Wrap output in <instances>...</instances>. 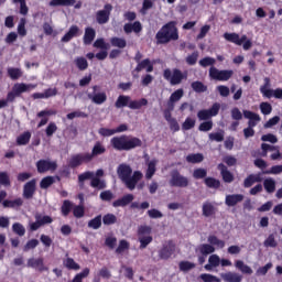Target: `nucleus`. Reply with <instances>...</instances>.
I'll use <instances>...</instances> for the list:
<instances>
[{
	"mask_svg": "<svg viewBox=\"0 0 282 282\" xmlns=\"http://www.w3.org/2000/svg\"><path fill=\"white\" fill-rule=\"evenodd\" d=\"M133 170L131 169V166L124 163L120 164L117 169V175L119 176V180H121L126 184L129 191H133L138 182H140L143 177L142 172L140 171H135L131 176Z\"/></svg>",
	"mask_w": 282,
	"mask_h": 282,
	"instance_id": "1",
	"label": "nucleus"
},
{
	"mask_svg": "<svg viewBox=\"0 0 282 282\" xmlns=\"http://www.w3.org/2000/svg\"><path fill=\"white\" fill-rule=\"evenodd\" d=\"M176 22H169L158 31L155 39L156 43L164 45L171 43V41H177L180 39V33H177Z\"/></svg>",
	"mask_w": 282,
	"mask_h": 282,
	"instance_id": "2",
	"label": "nucleus"
},
{
	"mask_svg": "<svg viewBox=\"0 0 282 282\" xmlns=\"http://www.w3.org/2000/svg\"><path fill=\"white\" fill-rule=\"evenodd\" d=\"M110 144L116 151H131V149L142 147V141L135 137L121 135L112 138Z\"/></svg>",
	"mask_w": 282,
	"mask_h": 282,
	"instance_id": "3",
	"label": "nucleus"
},
{
	"mask_svg": "<svg viewBox=\"0 0 282 282\" xmlns=\"http://www.w3.org/2000/svg\"><path fill=\"white\" fill-rule=\"evenodd\" d=\"M224 39L229 43H235V45H242L245 51H248L250 47H252V41L248 40L247 35H242L240 37L237 33H225Z\"/></svg>",
	"mask_w": 282,
	"mask_h": 282,
	"instance_id": "4",
	"label": "nucleus"
},
{
	"mask_svg": "<svg viewBox=\"0 0 282 282\" xmlns=\"http://www.w3.org/2000/svg\"><path fill=\"white\" fill-rule=\"evenodd\" d=\"M152 228L150 226H140L138 229V237L140 242V250H144L151 241H153V237H151Z\"/></svg>",
	"mask_w": 282,
	"mask_h": 282,
	"instance_id": "5",
	"label": "nucleus"
},
{
	"mask_svg": "<svg viewBox=\"0 0 282 282\" xmlns=\"http://www.w3.org/2000/svg\"><path fill=\"white\" fill-rule=\"evenodd\" d=\"M163 76L165 80L171 83V85H180L184 78H187V74L182 73L180 69H165Z\"/></svg>",
	"mask_w": 282,
	"mask_h": 282,
	"instance_id": "6",
	"label": "nucleus"
},
{
	"mask_svg": "<svg viewBox=\"0 0 282 282\" xmlns=\"http://www.w3.org/2000/svg\"><path fill=\"white\" fill-rule=\"evenodd\" d=\"M232 70H219L215 66H212L209 68V76L213 78V80H220V82H226L230 80L232 78Z\"/></svg>",
	"mask_w": 282,
	"mask_h": 282,
	"instance_id": "7",
	"label": "nucleus"
},
{
	"mask_svg": "<svg viewBox=\"0 0 282 282\" xmlns=\"http://www.w3.org/2000/svg\"><path fill=\"white\" fill-rule=\"evenodd\" d=\"M98 89V86H93V93L88 94V98L94 105H105L107 102V93Z\"/></svg>",
	"mask_w": 282,
	"mask_h": 282,
	"instance_id": "8",
	"label": "nucleus"
},
{
	"mask_svg": "<svg viewBox=\"0 0 282 282\" xmlns=\"http://www.w3.org/2000/svg\"><path fill=\"white\" fill-rule=\"evenodd\" d=\"M170 184L178 188H186V186H188V178H186V176H182L180 172L173 171L171 173Z\"/></svg>",
	"mask_w": 282,
	"mask_h": 282,
	"instance_id": "9",
	"label": "nucleus"
},
{
	"mask_svg": "<svg viewBox=\"0 0 282 282\" xmlns=\"http://www.w3.org/2000/svg\"><path fill=\"white\" fill-rule=\"evenodd\" d=\"M219 109H221V105L214 104L210 109H204L198 111L197 118L198 120H209V118H213L219 113Z\"/></svg>",
	"mask_w": 282,
	"mask_h": 282,
	"instance_id": "10",
	"label": "nucleus"
},
{
	"mask_svg": "<svg viewBox=\"0 0 282 282\" xmlns=\"http://www.w3.org/2000/svg\"><path fill=\"white\" fill-rule=\"evenodd\" d=\"M84 162H91V155L89 153L74 154L70 156L68 164L72 169H76V166H80Z\"/></svg>",
	"mask_w": 282,
	"mask_h": 282,
	"instance_id": "11",
	"label": "nucleus"
},
{
	"mask_svg": "<svg viewBox=\"0 0 282 282\" xmlns=\"http://www.w3.org/2000/svg\"><path fill=\"white\" fill-rule=\"evenodd\" d=\"M36 166L40 173H47V171L54 172L58 167L56 161L50 160H40L37 161Z\"/></svg>",
	"mask_w": 282,
	"mask_h": 282,
	"instance_id": "12",
	"label": "nucleus"
},
{
	"mask_svg": "<svg viewBox=\"0 0 282 282\" xmlns=\"http://www.w3.org/2000/svg\"><path fill=\"white\" fill-rule=\"evenodd\" d=\"M28 268H33L34 270H37L39 272H47L50 268L45 265V261L43 258H31L28 260Z\"/></svg>",
	"mask_w": 282,
	"mask_h": 282,
	"instance_id": "13",
	"label": "nucleus"
},
{
	"mask_svg": "<svg viewBox=\"0 0 282 282\" xmlns=\"http://www.w3.org/2000/svg\"><path fill=\"white\" fill-rule=\"evenodd\" d=\"M113 7L111 4H106L104 10L97 12V22L102 25L109 21V17Z\"/></svg>",
	"mask_w": 282,
	"mask_h": 282,
	"instance_id": "14",
	"label": "nucleus"
},
{
	"mask_svg": "<svg viewBox=\"0 0 282 282\" xmlns=\"http://www.w3.org/2000/svg\"><path fill=\"white\" fill-rule=\"evenodd\" d=\"M175 252V243L173 241L165 242L163 248L159 251L160 259H170Z\"/></svg>",
	"mask_w": 282,
	"mask_h": 282,
	"instance_id": "15",
	"label": "nucleus"
},
{
	"mask_svg": "<svg viewBox=\"0 0 282 282\" xmlns=\"http://www.w3.org/2000/svg\"><path fill=\"white\" fill-rule=\"evenodd\" d=\"M184 98V89L180 88L175 90L169 99L167 107H170V111H173L175 109V102H180Z\"/></svg>",
	"mask_w": 282,
	"mask_h": 282,
	"instance_id": "16",
	"label": "nucleus"
},
{
	"mask_svg": "<svg viewBox=\"0 0 282 282\" xmlns=\"http://www.w3.org/2000/svg\"><path fill=\"white\" fill-rule=\"evenodd\" d=\"M260 94H262L263 98H272V82L270 77L263 78V85L260 86Z\"/></svg>",
	"mask_w": 282,
	"mask_h": 282,
	"instance_id": "17",
	"label": "nucleus"
},
{
	"mask_svg": "<svg viewBox=\"0 0 282 282\" xmlns=\"http://www.w3.org/2000/svg\"><path fill=\"white\" fill-rule=\"evenodd\" d=\"M32 89H36V85H34V84L18 83V84H14L13 87H12V90L18 96L20 94H25V91H32Z\"/></svg>",
	"mask_w": 282,
	"mask_h": 282,
	"instance_id": "18",
	"label": "nucleus"
},
{
	"mask_svg": "<svg viewBox=\"0 0 282 282\" xmlns=\"http://www.w3.org/2000/svg\"><path fill=\"white\" fill-rule=\"evenodd\" d=\"M35 191H36V180H32L24 185L23 197H25V199H32Z\"/></svg>",
	"mask_w": 282,
	"mask_h": 282,
	"instance_id": "19",
	"label": "nucleus"
},
{
	"mask_svg": "<svg viewBox=\"0 0 282 282\" xmlns=\"http://www.w3.org/2000/svg\"><path fill=\"white\" fill-rule=\"evenodd\" d=\"M243 116L247 118V120H249L248 124L251 128H254L257 124H259V122H261V117L250 110H245Z\"/></svg>",
	"mask_w": 282,
	"mask_h": 282,
	"instance_id": "20",
	"label": "nucleus"
},
{
	"mask_svg": "<svg viewBox=\"0 0 282 282\" xmlns=\"http://www.w3.org/2000/svg\"><path fill=\"white\" fill-rule=\"evenodd\" d=\"M220 263H221V258H219L218 254H212L208 258V263L205 264L204 268L205 270H207V272H212L214 268H219Z\"/></svg>",
	"mask_w": 282,
	"mask_h": 282,
	"instance_id": "21",
	"label": "nucleus"
},
{
	"mask_svg": "<svg viewBox=\"0 0 282 282\" xmlns=\"http://www.w3.org/2000/svg\"><path fill=\"white\" fill-rule=\"evenodd\" d=\"M134 197L132 194H127L123 197L115 200L112 203L113 208H120V207H124V206H129V204H131V202H133Z\"/></svg>",
	"mask_w": 282,
	"mask_h": 282,
	"instance_id": "22",
	"label": "nucleus"
},
{
	"mask_svg": "<svg viewBox=\"0 0 282 282\" xmlns=\"http://www.w3.org/2000/svg\"><path fill=\"white\" fill-rule=\"evenodd\" d=\"M207 241H208V243H210L213 246V248H215V250H221V249L226 248V241L219 239L215 235L208 236Z\"/></svg>",
	"mask_w": 282,
	"mask_h": 282,
	"instance_id": "23",
	"label": "nucleus"
},
{
	"mask_svg": "<svg viewBox=\"0 0 282 282\" xmlns=\"http://www.w3.org/2000/svg\"><path fill=\"white\" fill-rule=\"evenodd\" d=\"M218 170L220 171L224 182H226L227 184H230L231 182H234L235 176L232 175V173H230V171H228V167H226L224 163H220L218 165Z\"/></svg>",
	"mask_w": 282,
	"mask_h": 282,
	"instance_id": "24",
	"label": "nucleus"
},
{
	"mask_svg": "<svg viewBox=\"0 0 282 282\" xmlns=\"http://www.w3.org/2000/svg\"><path fill=\"white\" fill-rule=\"evenodd\" d=\"M220 276L226 282H241V281H243V276L241 274L235 273V272L220 273Z\"/></svg>",
	"mask_w": 282,
	"mask_h": 282,
	"instance_id": "25",
	"label": "nucleus"
},
{
	"mask_svg": "<svg viewBox=\"0 0 282 282\" xmlns=\"http://www.w3.org/2000/svg\"><path fill=\"white\" fill-rule=\"evenodd\" d=\"M203 217H213L217 213V207L210 202H205L202 207Z\"/></svg>",
	"mask_w": 282,
	"mask_h": 282,
	"instance_id": "26",
	"label": "nucleus"
},
{
	"mask_svg": "<svg viewBox=\"0 0 282 282\" xmlns=\"http://www.w3.org/2000/svg\"><path fill=\"white\" fill-rule=\"evenodd\" d=\"M241 202H243V195L241 194L227 195L225 199L227 206H237Z\"/></svg>",
	"mask_w": 282,
	"mask_h": 282,
	"instance_id": "27",
	"label": "nucleus"
},
{
	"mask_svg": "<svg viewBox=\"0 0 282 282\" xmlns=\"http://www.w3.org/2000/svg\"><path fill=\"white\" fill-rule=\"evenodd\" d=\"M123 30L126 34H131V32H134L135 34L142 32V24L140 22H134V23H127L123 26Z\"/></svg>",
	"mask_w": 282,
	"mask_h": 282,
	"instance_id": "28",
	"label": "nucleus"
},
{
	"mask_svg": "<svg viewBox=\"0 0 282 282\" xmlns=\"http://www.w3.org/2000/svg\"><path fill=\"white\" fill-rule=\"evenodd\" d=\"M105 151H107V149L105 148V145H102V143L97 142L94 148L91 153H89L90 155V161L94 160V158H98V155H102L105 153Z\"/></svg>",
	"mask_w": 282,
	"mask_h": 282,
	"instance_id": "29",
	"label": "nucleus"
},
{
	"mask_svg": "<svg viewBox=\"0 0 282 282\" xmlns=\"http://www.w3.org/2000/svg\"><path fill=\"white\" fill-rule=\"evenodd\" d=\"M155 166H158V160H152L148 162V169L145 172V178L151 180L155 175Z\"/></svg>",
	"mask_w": 282,
	"mask_h": 282,
	"instance_id": "30",
	"label": "nucleus"
},
{
	"mask_svg": "<svg viewBox=\"0 0 282 282\" xmlns=\"http://www.w3.org/2000/svg\"><path fill=\"white\" fill-rule=\"evenodd\" d=\"M257 182H261V174H251L245 180L243 186L245 188H250V186L257 184Z\"/></svg>",
	"mask_w": 282,
	"mask_h": 282,
	"instance_id": "31",
	"label": "nucleus"
},
{
	"mask_svg": "<svg viewBox=\"0 0 282 282\" xmlns=\"http://www.w3.org/2000/svg\"><path fill=\"white\" fill-rule=\"evenodd\" d=\"M235 267L242 272V274H252V268L246 264L242 260H236Z\"/></svg>",
	"mask_w": 282,
	"mask_h": 282,
	"instance_id": "32",
	"label": "nucleus"
},
{
	"mask_svg": "<svg viewBox=\"0 0 282 282\" xmlns=\"http://www.w3.org/2000/svg\"><path fill=\"white\" fill-rule=\"evenodd\" d=\"M142 69H147L148 73L153 72V64L151 63V59L147 58L138 64L135 70L142 72Z\"/></svg>",
	"mask_w": 282,
	"mask_h": 282,
	"instance_id": "33",
	"label": "nucleus"
},
{
	"mask_svg": "<svg viewBox=\"0 0 282 282\" xmlns=\"http://www.w3.org/2000/svg\"><path fill=\"white\" fill-rule=\"evenodd\" d=\"M197 250L198 252H200V254H204L206 257L208 254H213V252H215L216 249L215 247L212 246L210 242H208L198 246Z\"/></svg>",
	"mask_w": 282,
	"mask_h": 282,
	"instance_id": "34",
	"label": "nucleus"
},
{
	"mask_svg": "<svg viewBox=\"0 0 282 282\" xmlns=\"http://www.w3.org/2000/svg\"><path fill=\"white\" fill-rule=\"evenodd\" d=\"M129 102H131V97L120 95L115 104L117 109H122V107H129Z\"/></svg>",
	"mask_w": 282,
	"mask_h": 282,
	"instance_id": "35",
	"label": "nucleus"
},
{
	"mask_svg": "<svg viewBox=\"0 0 282 282\" xmlns=\"http://www.w3.org/2000/svg\"><path fill=\"white\" fill-rule=\"evenodd\" d=\"M149 105V100L147 98H142L139 100H130L129 109H142V107H147Z\"/></svg>",
	"mask_w": 282,
	"mask_h": 282,
	"instance_id": "36",
	"label": "nucleus"
},
{
	"mask_svg": "<svg viewBox=\"0 0 282 282\" xmlns=\"http://www.w3.org/2000/svg\"><path fill=\"white\" fill-rule=\"evenodd\" d=\"M94 39H96V30H94L93 28H87L85 30V35H84L85 45H90Z\"/></svg>",
	"mask_w": 282,
	"mask_h": 282,
	"instance_id": "37",
	"label": "nucleus"
},
{
	"mask_svg": "<svg viewBox=\"0 0 282 282\" xmlns=\"http://www.w3.org/2000/svg\"><path fill=\"white\" fill-rule=\"evenodd\" d=\"M263 186L267 193H274V191H276V181H274L272 177H269L264 180Z\"/></svg>",
	"mask_w": 282,
	"mask_h": 282,
	"instance_id": "38",
	"label": "nucleus"
},
{
	"mask_svg": "<svg viewBox=\"0 0 282 282\" xmlns=\"http://www.w3.org/2000/svg\"><path fill=\"white\" fill-rule=\"evenodd\" d=\"M78 30L76 25L70 26L69 31L62 37L63 43H69L78 34Z\"/></svg>",
	"mask_w": 282,
	"mask_h": 282,
	"instance_id": "39",
	"label": "nucleus"
},
{
	"mask_svg": "<svg viewBox=\"0 0 282 282\" xmlns=\"http://www.w3.org/2000/svg\"><path fill=\"white\" fill-rule=\"evenodd\" d=\"M7 72L11 80H19V78L23 76V70H21V68L9 67Z\"/></svg>",
	"mask_w": 282,
	"mask_h": 282,
	"instance_id": "40",
	"label": "nucleus"
},
{
	"mask_svg": "<svg viewBox=\"0 0 282 282\" xmlns=\"http://www.w3.org/2000/svg\"><path fill=\"white\" fill-rule=\"evenodd\" d=\"M30 138H32V133L30 132H24L22 134H20L18 138H17V144L19 147H24L25 144H28L30 142Z\"/></svg>",
	"mask_w": 282,
	"mask_h": 282,
	"instance_id": "41",
	"label": "nucleus"
},
{
	"mask_svg": "<svg viewBox=\"0 0 282 282\" xmlns=\"http://www.w3.org/2000/svg\"><path fill=\"white\" fill-rule=\"evenodd\" d=\"M63 264L67 268V270H80V264L76 263V261L73 258H66L63 261Z\"/></svg>",
	"mask_w": 282,
	"mask_h": 282,
	"instance_id": "42",
	"label": "nucleus"
},
{
	"mask_svg": "<svg viewBox=\"0 0 282 282\" xmlns=\"http://www.w3.org/2000/svg\"><path fill=\"white\" fill-rule=\"evenodd\" d=\"M186 161L189 162V164H199V162H204V154H189L186 156Z\"/></svg>",
	"mask_w": 282,
	"mask_h": 282,
	"instance_id": "43",
	"label": "nucleus"
},
{
	"mask_svg": "<svg viewBox=\"0 0 282 282\" xmlns=\"http://www.w3.org/2000/svg\"><path fill=\"white\" fill-rule=\"evenodd\" d=\"M110 43L112 47H119L120 50H124V47H127V40L122 37H112Z\"/></svg>",
	"mask_w": 282,
	"mask_h": 282,
	"instance_id": "44",
	"label": "nucleus"
},
{
	"mask_svg": "<svg viewBox=\"0 0 282 282\" xmlns=\"http://www.w3.org/2000/svg\"><path fill=\"white\" fill-rule=\"evenodd\" d=\"M2 204L4 208H19V206H23V199L17 198L14 200H4Z\"/></svg>",
	"mask_w": 282,
	"mask_h": 282,
	"instance_id": "45",
	"label": "nucleus"
},
{
	"mask_svg": "<svg viewBox=\"0 0 282 282\" xmlns=\"http://www.w3.org/2000/svg\"><path fill=\"white\" fill-rule=\"evenodd\" d=\"M100 226H102V217L101 216H97L88 223V228H93V230H98V228H100Z\"/></svg>",
	"mask_w": 282,
	"mask_h": 282,
	"instance_id": "46",
	"label": "nucleus"
},
{
	"mask_svg": "<svg viewBox=\"0 0 282 282\" xmlns=\"http://www.w3.org/2000/svg\"><path fill=\"white\" fill-rule=\"evenodd\" d=\"M74 3H76V0H52L50 6L56 8V6H74Z\"/></svg>",
	"mask_w": 282,
	"mask_h": 282,
	"instance_id": "47",
	"label": "nucleus"
},
{
	"mask_svg": "<svg viewBox=\"0 0 282 282\" xmlns=\"http://www.w3.org/2000/svg\"><path fill=\"white\" fill-rule=\"evenodd\" d=\"M192 89H194V91H196L197 94H204V91H206L208 87L202 82H193Z\"/></svg>",
	"mask_w": 282,
	"mask_h": 282,
	"instance_id": "48",
	"label": "nucleus"
},
{
	"mask_svg": "<svg viewBox=\"0 0 282 282\" xmlns=\"http://www.w3.org/2000/svg\"><path fill=\"white\" fill-rule=\"evenodd\" d=\"M264 248H276L278 242L276 238H274V234L268 236V238L263 242Z\"/></svg>",
	"mask_w": 282,
	"mask_h": 282,
	"instance_id": "49",
	"label": "nucleus"
},
{
	"mask_svg": "<svg viewBox=\"0 0 282 282\" xmlns=\"http://www.w3.org/2000/svg\"><path fill=\"white\" fill-rule=\"evenodd\" d=\"M199 279L204 282H221V279L217 278L216 275H213L210 273H202L199 275Z\"/></svg>",
	"mask_w": 282,
	"mask_h": 282,
	"instance_id": "50",
	"label": "nucleus"
},
{
	"mask_svg": "<svg viewBox=\"0 0 282 282\" xmlns=\"http://www.w3.org/2000/svg\"><path fill=\"white\" fill-rule=\"evenodd\" d=\"M12 230L19 237H23L25 235V227H23V225H21V223H14L12 225Z\"/></svg>",
	"mask_w": 282,
	"mask_h": 282,
	"instance_id": "51",
	"label": "nucleus"
},
{
	"mask_svg": "<svg viewBox=\"0 0 282 282\" xmlns=\"http://www.w3.org/2000/svg\"><path fill=\"white\" fill-rule=\"evenodd\" d=\"M76 67L80 69L82 72L87 69L89 67V64L87 63V59L85 57H77L75 59Z\"/></svg>",
	"mask_w": 282,
	"mask_h": 282,
	"instance_id": "52",
	"label": "nucleus"
},
{
	"mask_svg": "<svg viewBox=\"0 0 282 282\" xmlns=\"http://www.w3.org/2000/svg\"><path fill=\"white\" fill-rule=\"evenodd\" d=\"M205 184L208 186V188H219L221 183L217 178L207 177L205 178Z\"/></svg>",
	"mask_w": 282,
	"mask_h": 282,
	"instance_id": "53",
	"label": "nucleus"
},
{
	"mask_svg": "<svg viewBox=\"0 0 282 282\" xmlns=\"http://www.w3.org/2000/svg\"><path fill=\"white\" fill-rule=\"evenodd\" d=\"M181 272H188L189 270H193L195 268V263L188 262V261H182L178 264Z\"/></svg>",
	"mask_w": 282,
	"mask_h": 282,
	"instance_id": "54",
	"label": "nucleus"
},
{
	"mask_svg": "<svg viewBox=\"0 0 282 282\" xmlns=\"http://www.w3.org/2000/svg\"><path fill=\"white\" fill-rule=\"evenodd\" d=\"M217 61L213 57H205L198 62L200 67H213Z\"/></svg>",
	"mask_w": 282,
	"mask_h": 282,
	"instance_id": "55",
	"label": "nucleus"
},
{
	"mask_svg": "<svg viewBox=\"0 0 282 282\" xmlns=\"http://www.w3.org/2000/svg\"><path fill=\"white\" fill-rule=\"evenodd\" d=\"M25 23L26 20L24 18H22L18 24V34L20 36H26L28 35V30H25Z\"/></svg>",
	"mask_w": 282,
	"mask_h": 282,
	"instance_id": "56",
	"label": "nucleus"
},
{
	"mask_svg": "<svg viewBox=\"0 0 282 282\" xmlns=\"http://www.w3.org/2000/svg\"><path fill=\"white\" fill-rule=\"evenodd\" d=\"M102 221L105 226H111L112 224H116V221H118V218L113 214H107L104 216Z\"/></svg>",
	"mask_w": 282,
	"mask_h": 282,
	"instance_id": "57",
	"label": "nucleus"
},
{
	"mask_svg": "<svg viewBox=\"0 0 282 282\" xmlns=\"http://www.w3.org/2000/svg\"><path fill=\"white\" fill-rule=\"evenodd\" d=\"M193 127H195V119L187 117L182 124V129L184 131H189V129H193Z\"/></svg>",
	"mask_w": 282,
	"mask_h": 282,
	"instance_id": "58",
	"label": "nucleus"
},
{
	"mask_svg": "<svg viewBox=\"0 0 282 282\" xmlns=\"http://www.w3.org/2000/svg\"><path fill=\"white\" fill-rule=\"evenodd\" d=\"M91 186L93 188H99V189H102V188H106V184H105V181H101L100 178L98 177H94L91 178Z\"/></svg>",
	"mask_w": 282,
	"mask_h": 282,
	"instance_id": "59",
	"label": "nucleus"
},
{
	"mask_svg": "<svg viewBox=\"0 0 282 282\" xmlns=\"http://www.w3.org/2000/svg\"><path fill=\"white\" fill-rule=\"evenodd\" d=\"M260 111L263 116H270L272 113V105L269 102H261L260 104Z\"/></svg>",
	"mask_w": 282,
	"mask_h": 282,
	"instance_id": "60",
	"label": "nucleus"
},
{
	"mask_svg": "<svg viewBox=\"0 0 282 282\" xmlns=\"http://www.w3.org/2000/svg\"><path fill=\"white\" fill-rule=\"evenodd\" d=\"M72 202L69 200H64L63 205H62V215H64V217H67L69 215V213L72 212Z\"/></svg>",
	"mask_w": 282,
	"mask_h": 282,
	"instance_id": "61",
	"label": "nucleus"
},
{
	"mask_svg": "<svg viewBox=\"0 0 282 282\" xmlns=\"http://www.w3.org/2000/svg\"><path fill=\"white\" fill-rule=\"evenodd\" d=\"M52 184H54V177L46 176L41 181L40 186H41V188H50V186H52Z\"/></svg>",
	"mask_w": 282,
	"mask_h": 282,
	"instance_id": "62",
	"label": "nucleus"
},
{
	"mask_svg": "<svg viewBox=\"0 0 282 282\" xmlns=\"http://www.w3.org/2000/svg\"><path fill=\"white\" fill-rule=\"evenodd\" d=\"M0 186H10V176L8 172H0Z\"/></svg>",
	"mask_w": 282,
	"mask_h": 282,
	"instance_id": "63",
	"label": "nucleus"
},
{
	"mask_svg": "<svg viewBox=\"0 0 282 282\" xmlns=\"http://www.w3.org/2000/svg\"><path fill=\"white\" fill-rule=\"evenodd\" d=\"M94 47H97L98 50H107L109 44L105 42V39H98L95 41Z\"/></svg>",
	"mask_w": 282,
	"mask_h": 282,
	"instance_id": "64",
	"label": "nucleus"
}]
</instances>
